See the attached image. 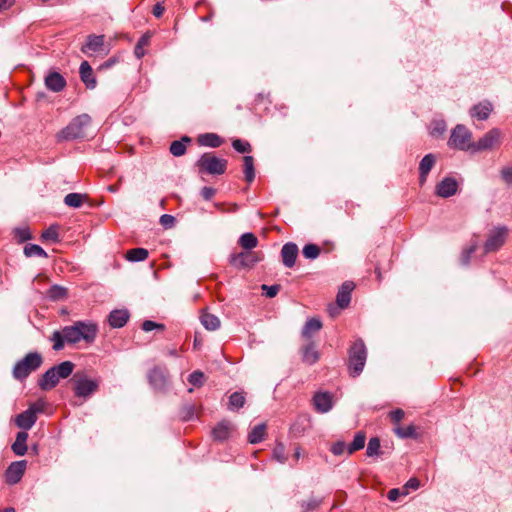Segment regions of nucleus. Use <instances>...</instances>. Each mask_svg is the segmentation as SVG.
I'll list each match as a JSON object with an SVG mask.
<instances>
[{"mask_svg": "<svg viewBox=\"0 0 512 512\" xmlns=\"http://www.w3.org/2000/svg\"><path fill=\"white\" fill-rule=\"evenodd\" d=\"M98 326L92 321H75L72 325L64 326L61 331H54L50 340L53 350L60 351L65 343L76 344L80 341L93 343L97 337Z\"/></svg>", "mask_w": 512, "mask_h": 512, "instance_id": "obj_1", "label": "nucleus"}, {"mask_svg": "<svg viewBox=\"0 0 512 512\" xmlns=\"http://www.w3.org/2000/svg\"><path fill=\"white\" fill-rule=\"evenodd\" d=\"M91 126V117L81 114L73 118L69 124L56 134L57 142L85 139Z\"/></svg>", "mask_w": 512, "mask_h": 512, "instance_id": "obj_2", "label": "nucleus"}, {"mask_svg": "<svg viewBox=\"0 0 512 512\" xmlns=\"http://www.w3.org/2000/svg\"><path fill=\"white\" fill-rule=\"evenodd\" d=\"M74 363L63 361L58 365L49 368L38 380V386L43 391H48L56 387L60 379L68 378L73 370Z\"/></svg>", "mask_w": 512, "mask_h": 512, "instance_id": "obj_3", "label": "nucleus"}, {"mask_svg": "<svg viewBox=\"0 0 512 512\" xmlns=\"http://www.w3.org/2000/svg\"><path fill=\"white\" fill-rule=\"evenodd\" d=\"M366 360V345L362 339H357L348 349V371L350 376L358 377L365 367Z\"/></svg>", "mask_w": 512, "mask_h": 512, "instance_id": "obj_4", "label": "nucleus"}, {"mask_svg": "<svg viewBox=\"0 0 512 512\" xmlns=\"http://www.w3.org/2000/svg\"><path fill=\"white\" fill-rule=\"evenodd\" d=\"M42 363L43 358L40 353L29 352L14 365L12 371L13 377L19 381L25 380L29 374L36 371Z\"/></svg>", "mask_w": 512, "mask_h": 512, "instance_id": "obj_5", "label": "nucleus"}, {"mask_svg": "<svg viewBox=\"0 0 512 512\" xmlns=\"http://www.w3.org/2000/svg\"><path fill=\"white\" fill-rule=\"evenodd\" d=\"M448 145L458 150L472 152L474 142L471 131L462 124L456 125L451 131Z\"/></svg>", "mask_w": 512, "mask_h": 512, "instance_id": "obj_6", "label": "nucleus"}, {"mask_svg": "<svg viewBox=\"0 0 512 512\" xmlns=\"http://www.w3.org/2000/svg\"><path fill=\"white\" fill-rule=\"evenodd\" d=\"M74 394L77 397L88 398L99 388V381L88 378L85 374L76 373L73 378Z\"/></svg>", "mask_w": 512, "mask_h": 512, "instance_id": "obj_7", "label": "nucleus"}, {"mask_svg": "<svg viewBox=\"0 0 512 512\" xmlns=\"http://www.w3.org/2000/svg\"><path fill=\"white\" fill-rule=\"evenodd\" d=\"M508 228L504 225L496 226L488 232L484 243V252L486 254L498 251L506 242Z\"/></svg>", "mask_w": 512, "mask_h": 512, "instance_id": "obj_8", "label": "nucleus"}, {"mask_svg": "<svg viewBox=\"0 0 512 512\" xmlns=\"http://www.w3.org/2000/svg\"><path fill=\"white\" fill-rule=\"evenodd\" d=\"M502 132L498 128H493L484 134L478 141L474 142L473 151L482 152L497 148L501 143Z\"/></svg>", "mask_w": 512, "mask_h": 512, "instance_id": "obj_9", "label": "nucleus"}, {"mask_svg": "<svg viewBox=\"0 0 512 512\" xmlns=\"http://www.w3.org/2000/svg\"><path fill=\"white\" fill-rule=\"evenodd\" d=\"M43 411L42 403H34L24 412L18 414L15 419V424L24 430H29L37 421V413Z\"/></svg>", "mask_w": 512, "mask_h": 512, "instance_id": "obj_10", "label": "nucleus"}, {"mask_svg": "<svg viewBox=\"0 0 512 512\" xmlns=\"http://www.w3.org/2000/svg\"><path fill=\"white\" fill-rule=\"evenodd\" d=\"M227 162H196V172L203 182H208L210 176L221 175L226 171Z\"/></svg>", "mask_w": 512, "mask_h": 512, "instance_id": "obj_11", "label": "nucleus"}, {"mask_svg": "<svg viewBox=\"0 0 512 512\" xmlns=\"http://www.w3.org/2000/svg\"><path fill=\"white\" fill-rule=\"evenodd\" d=\"M148 382L156 391H165L168 385V371L165 367L155 366L148 372Z\"/></svg>", "mask_w": 512, "mask_h": 512, "instance_id": "obj_12", "label": "nucleus"}, {"mask_svg": "<svg viewBox=\"0 0 512 512\" xmlns=\"http://www.w3.org/2000/svg\"><path fill=\"white\" fill-rule=\"evenodd\" d=\"M258 261L260 258L254 252L249 251L231 254L229 258L230 264L238 269L252 267Z\"/></svg>", "mask_w": 512, "mask_h": 512, "instance_id": "obj_13", "label": "nucleus"}, {"mask_svg": "<svg viewBox=\"0 0 512 512\" xmlns=\"http://www.w3.org/2000/svg\"><path fill=\"white\" fill-rule=\"evenodd\" d=\"M105 36L90 34L87 36L85 44L81 47L84 54L100 53L104 51Z\"/></svg>", "mask_w": 512, "mask_h": 512, "instance_id": "obj_14", "label": "nucleus"}, {"mask_svg": "<svg viewBox=\"0 0 512 512\" xmlns=\"http://www.w3.org/2000/svg\"><path fill=\"white\" fill-rule=\"evenodd\" d=\"M458 183L452 177H445L437 185L435 193L442 198H449L457 193Z\"/></svg>", "mask_w": 512, "mask_h": 512, "instance_id": "obj_15", "label": "nucleus"}, {"mask_svg": "<svg viewBox=\"0 0 512 512\" xmlns=\"http://www.w3.org/2000/svg\"><path fill=\"white\" fill-rule=\"evenodd\" d=\"M25 469H26V461L25 460L12 462L8 466L6 473H5L6 482L9 484L18 483L21 480V478L25 472Z\"/></svg>", "mask_w": 512, "mask_h": 512, "instance_id": "obj_16", "label": "nucleus"}, {"mask_svg": "<svg viewBox=\"0 0 512 512\" xmlns=\"http://www.w3.org/2000/svg\"><path fill=\"white\" fill-rule=\"evenodd\" d=\"M332 394L329 392H317L313 397L314 408L319 413H327L333 407Z\"/></svg>", "mask_w": 512, "mask_h": 512, "instance_id": "obj_17", "label": "nucleus"}, {"mask_svg": "<svg viewBox=\"0 0 512 512\" xmlns=\"http://www.w3.org/2000/svg\"><path fill=\"white\" fill-rule=\"evenodd\" d=\"M298 256V246L293 242H288L283 245L281 249V257L283 264L292 268L295 265L296 258Z\"/></svg>", "mask_w": 512, "mask_h": 512, "instance_id": "obj_18", "label": "nucleus"}, {"mask_svg": "<svg viewBox=\"0 0 512 512\" xmlns=\"http://www.w3.org/2000/svg\"><path fill=\"white\" fill-rule=\"evenodd\" d=\"M81 81L85 84L87 89H94L97 85V80L94 71L88 61H83L79 68Z\"/></svg>", "mask_w": 512, "mask_h": 512, "instance_id": "obj_19", "label": "nucleus"}, {"mask_svg": "<svg viewBox=\"0 0 512 512\" xmlns=\"http://www.w3.org/2000/svg\"><path fill=\"white\" fill-rule=\"evenodd\" d=\"M45 86L53 92H60L66 86L65 78L58 72L52 71L45 77Z\"/></svg>", "mask_w": 512, "mask_h": 512, "instance_id": "obj_20", "label": "nucleus"}, {"mask_svg": "<svg viewBox=\"0 0 512 512\" xmlns=\"http://www.w3.org/2000/svg\"><path fill=\"white\" fill-rule=\"evenodd\" d=\"M354 289V283L350 281H346L340 287L337 296L336 302L340 308H346L350 304L351 301V292Z\"/></svg>", "mask_w": 512, "mask_h": 512, "instance_id": "obj_21", "label": "nucleus"}, {"mask_svg": "<svg viewBox=\"0 0 512 512\" xmlns=\"http://www.w3.org/2000/svg\"><path fill=\"white\" fill-rule=\"evenodd\" d=\"M129 312L126 309H116L108 316L109 325L112 328H122L129 320Z\"/></svg>", "mask_w": 512, "mask_h": 512, "instance_id": "obj_22", "label": "nucleus"}, {"mask_svg": "<svg viewBox=\"0 0 512 512\" xmlns=\"http://www.w3.org/2000/svg\"><path fill=\"white\" fill-rule=\"evenodd\" d=\"M232 423L228 420H222L212 430V437L216 441H225L230 437Z\"/></svg>", "mask_w": 512, "mask_h": 512, "instance_id": "obj_23", "label": "nucleus"}, {"mask_svg": "<svg viewBox=\"0 0 512 512\" xmlns=\"http://www.w3.org/2000/svg\"><path fill=\"white\" fill-rule=\"evenodd\" d=\"M492 109V104L489 101L480 102L470 109V115L478 120H486Z\"/></svg>", "mask_w": 512, "mask_h": 512, "instance_id": "obj_24", "label": "nucleus"}, {"mask_svg": "<svg viewBox=\"0 0 512 512\" xmlns=\"http://www.w3.org/2000/svg\"><path fill=\"white\" fill-rule=\"evenodd\" d=\"M27 439H28V433L26 431H20L16 435V439L14 443L12 444V451L17 456H24L27 453L28 447H27Z\"/></svg>", "mask_w": 512, "mask_h": 512, "instance_id": "obj_25", "label": "nucleus"}, {"mask_svg": "<svg viewBox=\"0 0 512 512\" xmlns=\"http://www.w3.org/2000/svg\"><path fill=\"white\" fill-rule=\"evenodd\" d=\"M198 143L202 146L219 147L222 144V139L214 133L201 134L198 137Z\"/></svg>", "mask_w": 512, "mask_h": 512, "instance_id": "obj_26", "label": "nucleus"}, {"mask_svg": "<svg viewBox=\"0 0 512 512\" xmlns=\"http://www.w3.org/2000/svg\"><path fill=\"white\" fill-rule=\"evenodd\" d=\"M266 425L264 423L258 424L252 428L248 434V441L251 444L260 443L265 436Z\"/></svg>", "mask_w": 512, "mask_h": 512, "instance_id": "obj_27", "label": "nucleus"}, {"mask_svg": "<svg viewBox=\"0 0 512 512\" xmlns=\"http://www.w3.org/2000/svg\"><path fill=\"white\" fill-rule=\"evenodd\" d=\"M191 139L188 136H184L181 140L173 141L170 145V152L175 157L184 155L186 151V143H190Z\"/></svg>", "mask_w": 512, "mask_h": 512, "instance_id": "obj_28", "label": "nucleus"}, {"mask_svg": "<svg viewBox=\"0 0 512 512\" xmlns=\"http://www.w3.org/2000/svg\"><path fill=\"white\" fill-rule=\"evenodd\" d=\"M322 328V323L318 318L308 319L302 329L303 337L310 338L315 332H318Z\"/></svg>", "mask_w": 512, "mask_h": 512, "instance_id": "obj_29", "label": "nucleus"}, {"mask_svg": "<svg viewBox=\"0 0 512 512\" xmlns=\"http://www.w3.org/2000/svg\"><path fill=\"white\" fill-rule=\"evenodd\" d=\"M149 252L145 248H133L126 252V259L130 262H140L148 258Z\"/></svg>", "mask_w": 512, "mask_h": 512, "instance_id": "obj_30", "label": "nucleus"}, {"mask_svg": "<svg viewBox=\"0 0 512 512\" xmlns=\"http://www.w3.org/2000/svg\"><path fill=\"white\" fill-rule=\"evenodd\" d=\"M302 359L305 363L312 365L319 359L318 351L313 343L308 344L304 347L302 353Z\"/></svg>", "mask_w": 512, "mask_h": 512, "instance_id": "obj_31", "label": "nucleus"}, {"mask_svg": "<svg viewBox=\"0 0 512 512\" xmlns=\"http://www.w3.org/2000/svg\"><path fill=\"white\" fill-rule=\"evenodd\" d=\"M366 441V435L364 432H357L354 436L353 441L350 443V445L347 448L348 454L351 455L354 452L361 450L365 446Z\"/></svg>", "mask_w": 512, "mask_h": 512, "instance_id": "obj_32", "label": "nucleus"}, {"mask_svg": "<svg viewBox=\"0 0 512 512\" xmlns=\"http://www.w3.org/2000/svg\"><path fill=\"white\" fill-rule=\"evenodd\" d=\"M245 402L246 399L243 392H234L229 397L228 409L232 411L239 410L244 406Z\"/></svg>", "mask_w": 512, "mask_h": 512, "instance_id": "obj_33", "label": "nucleus"}, {"mask_svg": "<svg viewBox=\"0 0 512 512\" xmlns=\"http://www.w3.org/2000/svg\"><path fill=\"white\" fill-rule=\"evenodd\" d=\"M201 323L207 330H216L220 327V320L217 316L210 313L201 315Z\"/></svg>", "mask_w": 512, "mask_h": 512, "instance_id": "obj_34", "label": "nucleus"}, {"mask_svg": "<svg viewBox=\"0 0 512 512\" xmlns=\"http://www.w3.org/2000/svg\"><path fill=\"white\" fill-rule=\"evenodd\" d=\"M47 297L52 301L63 300L67 297V289L63 286L53 285L47 291Z\"/></svg>", "mask_w": 512, "mask_h": 512, "instance_id": "obj_35", "label": "nucleus"}, {"mask_svg": "<svg viewBox=\"0 0 512 512\" xmlns=\"http://www.w3.org/2000/svg\"><path fill=\"white\" fill-rule=\"evenodd\" d=\"M239 244L241 245L242 248L246 250H251L257 246L258 239L253 233L247 232L241 235L239 239Z\"/></svg>", "mask_w": 512, "mask_h": 512, "instance_id": "obj_36", "label": "nucleus"}, {"mask_svg": "<svg viewBox=\"0 0 512 512\" xmlns=\"http://www.w3.org/2000/svg\"><path fill=\"white\" fill-rule=\"evenodd\" d=\"M447 129L446 122L442 119L433 120L430 124V134L433 137H441Z\"/></svg>", "mask_w": 512, "mask_h": 512, "instance_id": "obj_37", "label": "nucleus"}, {"mask_svg": "<svg viewBox=\"0 0 512 512\" xmlns=\"http://www.w3.org/2000/svg\"><path fill=\"white\" fill-rule=\"evenodd\" d=\"M85 195L80 193H69L64 197V203L68 207L79 208L83 204Z\"/></svg>", "mask_w": 512, "mask_h": 512, "instance_id": "obj_38", "label": "nucleus"}, {"mask_svg": "<svg viewBox=\"0 0 512 512\" xmlns=\"http://www.w3.org/2000/svg\"><path fill=\"white\" fill-rule=\"evenodd\" d=\"M24 254L26 257H43L46 258L48 255L46 251L37 244H27L24 247Z\"/></svg>", "mask_w": 512, "mask_h": 512, "instance_id": "obj_39", "label": "nucleus"}, {"mask_svg": "<svg viewBox=\"0 0 512 512\" xmlns=\"http://www.w3.org/2000/svg\"><path fill=\"white\" fill-rule=\"evenodd\" d=\"M394 432L398 437L402 439L415 438L417 435L414 425H408L404 427L397 426L394 428Z\"/></svg>", "mask_w": 512, "mask_h": 512, "instance_id": "obj_40", "label": "nucleus"}, {"mask_svg": "<svg viewBox=\"0 0 512 512\" xmlns=\"http://www.w3.org/2000/svg\"><path fill=\"white\" fill-rule=\"evenodd\" d=\"M58 226L51 225L45 231L42 232L41 238L43 241H49L53 243L59 242Z\"/></svg>", "mask_w": 512, "mask_h": 512, "instance_id": "obj_41", "label": "nucleus"}, {"mask_svg": "<svg viewBox=\"0 0 512 512\" xmlns=\"http://www.w3.org/2000/svg\"><path fill=\"white\" fill-rule=\"evenodd\" d=\"M381 454L380 440L377 437H372L367 445L366 455L368 457L379 456Z\"/></svg>", "mask_w": 512, "mask_h": 512, "instance_id": "obj_42", "label": "nucleus"}, {"mask_svg": "<svg viewBox=\"0 0 512 512\" xmlns=\"http://www.w3.org/2000/svg\"><path fill=\"white\" fill-rule=\"evenodd\" d=\"M321 249L316 244H306L303 247V256L307 259L314 260L320 255Z\"/></svg>", "mask_w": 512, "mask_h": 512, "instance_id": "obj_43", "label": "nucleus"}, {"mask_svg": "<svg viewBox=\"0 0 512 512\" xmlns=\"http://www.w3.org/2000/svg\"><path fill=\"white\" fill-rule=\"evenodd\" d=\"M149 40L150 38L148 35H143L140 37L134 48V55L136 58L141 59L145 55L144 47L149 44Z\"/></svg>", "mask_w": 512, "mask_h": 512, "instance_id": "obj_44", "label": "nucleus"}, {"mask_svg": "<svg viewBox=\"0 0 512 512\" xmlns=\"http://www.w3.org/2000/svg\"><path fill=\"white\" fill-rule=\"evenodd\" d=\"M321 502H322V500L316 499V498H310L307 501H301L299 503L300 507H301V512L314 511V510L318 509Z\"/></svg>", "mask_w": 512, "mask_h": 512, "instance_id": "obj_45", "label": "nucleus"}, {"mask_svg": "<svg viewBox=\"0 0 512 512\" xmlns=\"http://www.w3.org/2000/svg\"><path fill=\"white\" fill-rule=\"evenodd\" d=\"M204 381L205 375L200 370L192 372L188 377V382L195 387H201L204 384Z\"/></svg>", "mask_w": 512, "mask_h": 512, "instance_id": "obj_46", "label": "nucleus"}, {"mask_svg": "<svg viewBox=\"0 0 512 512\" xmlns=\"http://www.w3.org/2000/svg\"><path fill=\"white\" fill-rule=\"evenodd\" d=\"M232 147L239 153H250L252 150L250 143L242 139L233 140Z\"/></svg>", "mask_w": 512, "mask_h": 512, "instance_id": "obj_47", "label": "nucleus"}, {"mask_svg": "<svg viewBox=\"0 0 512 512\" xmlns=\"http://www.w3.org/2000/svg\"><path fill=\"white\" fill-rule=\"evenodd\" d=\"M273 458L279 463L283 464L287 460L285 447L282 443H277L273 449Z\"/></svg>", "mask_w": 512, "mask_h": 512, "instance_id": "obj_48", "label": "nucleus"}, {"mask_svg": "<svg viewBox=\"0 0 512 512\" xmlns=\"http://www.w3.org/2000/svg\"><path fill=\"white\" fill-rule=\"evenodd\" d=\"M14 236L19 240V242H25L32 238L31 232L28 227L15 228Z\"/></svg>", "mask_w": 512, "mask_h": 512, "instance_id": "obj_49", "label": "nucleus"}, {"mask_svg": "<svg viewBox=\"0 0 512 512\" xmlns=\"http://www.w3.org/2000/svg\"><path fill=\"white\" fill-rule=\"evenodd\" d=\"M254 162H244V176L245 180L248 183H252L255 179V168L253 165Z\"/></svg>", "mask_w": 512, "mask_h": 512, "instance_id": "obj_50", "label": "nucleus"}, {"mask_svg": "<svg viewBox=\"0 0 512 512\" xmlns=\"http://www.w3.org/2000/svg\"><path fill=\"white\" fill-rule=\"evenodd\" d=\"M434 162H420V182L424 183L426 180L427 175L431 171L433 167Z\"/></svg>", "mask_w": 512, "mask_h": 512, "instance_id": "obj_51", "label": "nucleus"}, {"mask_svg": "<svg viewBox=\"0 0 512 512\" xmlns=\"http://www.w3.org/2000/svg\"><path fill=\"white\" fill-rule=\"evenodd\" d=\"M154 329L164 330L165 326H164V324L156 323V322L151 321V320H145L142 323V330L143 331L150 332V331H152Z\"/></svg>", "mask_w": 512, "mask_h": 512, "instance_id": "obj_52", "label": "nucleus"}, {"mask_svg": "<svg viewBox=\"0 0 512 512\" xmlns=\"http://www.w3.org/2000/svg\"><path fill=\"white\" fill-rule=\"evenodd\" d=\"M476 249H477V244H473L469 248L465 249L462 252L461 262L463 265H467L469 263L470 258L472 256V254L476 251Z\"/></svg>", "mask_w": 512, "mask_h": 512, "instance_id": "obj_53", "label": "nucleus"}, {"mask_svg": "<svg viewBox=\"0 0 512 512\" xmlns=\"http://www.w3.org/2000/svg\"><path fill=\"white\" fill-rule=\"evenodd\" d=\"M348 446L344 441H337L331 446V452L338 456L343 454L347 450Z\"/></svg>", "mask_w": 512, "mask_h": 512, "instance_id": "obj_54", "label": "nucleus"}, {"mask_svg": "<svg viewBox=\"0 0 512 512\" xmlns=\"http://www.w3.org/2000/svg\"><path fill=\"white\" fill-rule=\"evenodd\" d=\"M262 290L265 291V295L268 298H273V297H275L278 294V292L280 290V285L268 286V285L263 284L262 285Z\"/></svg>", "mask_w": 512, "mask_h": 512, "instance_id": "obj_55", "label": "nucleus"}, {"mask_svg": "<svg viewBox=\"0 0 512 512\" xmlns=\"http://www.w3.org/2000/svg\"><path fill=\"white\" fill-rule=\"evenodd\" d=\"M160 224L165 228H171L175 224V217L169 214H163L160 217Z\"/></svg>", "mask_w": 512, "mask_h": 512, "instance_id": "obj_56", "label": "nucleus"}, {"mask_svg": "<svg viewBox=\"0 0 512 512\" xmlns=\"http://www.w3.org/2000/svg\"><path fill=\"white\" fill-rule=\"evenodd\" d=\"M215 194H216V190L214 188H212V187L205 186L200 191V195L206 201L211 200L214 197Z\"/></svg>", "mask_w": 512, "mask_h": 512, "instance_id": "obj_57", "label": "nucleus"}, {"mask_svg": "<svg viewBox=\"0 0 512 512\" xmlns=\"http://www.w3.org/2000/svg\"><path fill=\"white\" fill-rule=\"evenodd\" d=\"M404 411L402 409H395L390 413V418L394 423H399L404 418Z\"/></svg>", "mask_w": 512, "mask_h": 512, "instance_id": "obj_58", "label": "nucleus"}, {"mask_svg": "<svg viewBox=\"0 0 512 512\" xmlns=\"http://www.w3.org/2000/svg\"><path fill=\"white\" fill-rule=\"evenodd\" d=\"M165 11V7L162 3H156L152 9V13L156 18H160Z\"/></svg>", "mask_w": 512, "mask_h": 512, "instance_id": "obj_59", "label": "nucleus"}, {"mask_svg": "<svg viewBox=\"0 0 512 512\" xmlns=\"http://www.w3.org/2000/svg\"><path fill=\"white\" fill-rule=\"evenodd\" d=\"M502 178L508 184H512V168H505L502 170Z\"/></svg>", "mask_w": 512, "mask_h": 512, "instance_id": "obj_60", "label": "nucleus"}, {"mask_svg": "<svg viewBox=\"0 0 512 512\" xmlns=\"http://www.w3.org/2000/svg\"><path fill=\"white\" fill-rule=\"evenodd\" d=\"M194 415V407L193 406H187L183 409L182 418L184 420H189Z\"/></svg>", "mask_w": 512, "mask_h": 512, "instance_id": "obj_61", "label": "nucleus"}, {"mask_svg": "<svg viewBox=\"0 0 512 512\" xmlns=\"http://www.w3.org/2000/svg\"><path fill=\"white\" fill-rule=\"evenodd\" d=\"M400 496V490L399 489H396V488H393L391 489L388 494H387V498L390 500V501H396Z\"/></svg>", "mask_w": 512, "mask_h": 512, "instance_id": "obj_62", "label": "nucleus"}, {"mask_svg": "<svg viewBox=\"0 0 512 512\" xmlns=\"http://www.w3.org/2000/svg\"><path fill=\"white\" fill-rule=\"evenodd\" d=\"M419 485H420V482H419V480H418L417 478H410V479L407 481V483H406L405 487H407V488H411V489H413V490H416V489H418V488H419Z\"/></svg>", "mask_w": 512, "mask_h": 512, "instance_id": "obj_63", "label": "nucleus"}, {"mask_svg": "<svg viewBox=\"0 0 512 512\" xmlns=\"http://www.w3.org/2000/svg\"><path fill=\"white\" fill-rule=\"evenodd\" d=\"M14 3V0H0V13L9 9Z\"/></svg>", "mask_w": 512, "mask_h": 512, "instance_id": "obj_64", "label": "nucleus"}]
</instances>
